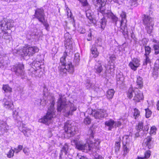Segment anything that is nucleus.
I'll use <instances>...</instances> for the list:
<instances>
[{"label":"nucleus","mask_w":159,"mask_h":159,"mask_svg":"<svg viewBox=\"0 0 159 159\" xmlns=\"http://www.w3.org/2000/svg\"><path fill=\"white\" fill-rule=\"evenodd\" d=\"M57 109L59 112L62 111L65 112L69 110L67 112V116L73 114V112L76 110V107L74 104L69 101H66V99L64 95L60 93L59 94V98L57 102Z\"/></svg>","instance_id":"f257e3e1"},{"label":"nucleus","mask_w":159,"mask_h":159,"mask_svg":"<svg viewBox=\"0 0 159 159\" xmlns=\"http://www.w3.org/2000/svg\"><path fill=\"white\" fill-rule=\"evenodd\" d=\"M89 133H90L89 137V140L87 141V146L86 144H84L82 143L77 142H75V144L76 147L80 150H83L89 149L91 150L93 148H99V146L100 143V141L97 139V140H93V134L92 130H89Z\"/></svg>","instance_id":"f03ea898"},{"label":"nucleus","mask_w":159,"mask_h":159,"mask_svg":"<svg viewBox=\"0 0 159 159\" xmlns=\"http://www.w3.org/2000/svg\"><path fill=\"white\" fill-rule=\"evenodd\" d=\"M67 56V52H65L63 56L60 58L58 70L60 73L62 75H66L67 72L70 74H73L74 71V66L70 62L66 63V58Z\"/></svg>","instance_id":"7ed1b4c3"},{"label":"nucleus","mask_w":159,"mask_h":159,"mask_svg":"<svg viewBox=\"0 0 159 159\" xmlns=\"http://www.w3.org/2000/svg\"><path fill=\"white\" fill-rule=\"evenodd\" d=\"M55 102L53 100L51 103L50 107L48 109L46 116L39 120L40 122L43 123L47 125H48L52 122V120L55 115L54 105Z\"/></svg>","instance_id":"20e7f679"},{"label":"nucleus","mask_w":159,"mask_h":159,"mask_svg":"<svg viewBox=\"0 0 159 159\" xmlns=\"http://www.w3.org/2000/svg\"><path fill=\"white\" fill-rule=\"evenodd\" d=\"M120 16L122 19L120 22V31L122 33L124 36L126 37L128 36L126 13L124 12H122L120 14Z\"/></svg>","instance_id":"39448f33"},{"label":"nucleus","mask_w":159,"mask_h":159,"mask_svg":"<svg viewBox=\"0 0 159 159\" xmlns=\"http://www.w3.org/2000/svg\"><path fill=\"white\" fill-rule=\"evenodd\" d=\"M143 25L146 26L145 29L148 33H151L154 25L152 19L148 16L144 15L143 19Z\"/></svg>","instance_id":"423d86ee"},{"label":"nucleus","mask_w":159,"mask_h":159,"mask_svg":"<svg viewBox=\"0 0 159 159\" xmlns=\"http://www.w3.org/2000/svg\"><path fill=\"white\" fill-rule=\"evenodd\" d=\"M39 51L38 48L36 46L24 47L22 50L21 55L23 56H31Z\"/></svg>","instance_id":"0eeeda50"},{"label":"nucleus","mask_w":159,"mask_h":159,"mask_svg":"<svg viewBox=\"0 0 159 159\" xmlns=\"http://www.w3.org/2000/svg\"><path fill=\"white\" fill-rule=\"evenodd\" d=\"M75 127L72 125L70 121H67L64 126L65 132L69 137L73 136L75 134Z\"/></svg>","instance_id":"6e6552de"},{"label":"nucleus","mask_w":159,"mask_h":159,"mask_svg":"<svg viewBox=\"0 0 159 159\" xmlns=\"http://www.w3.org/2000/svg\"><path fill=\"white\" fill-rule=\"evenodd\" d=\"M14 26V22L12 20L4 19L0 20V28L2 31L10 30Z\"/></svg>","instance_id":"1a4fd4ad"},{"label":"nucleus","mask_w":159,"mask_h":159,"mask_svg":"<svg viewBox=\"0 0 159 159\" xmlns=\"http://www.w3.org/2000/svg\"><path fill=\"white\" fill-rule=\"evenodd\" d=\"M11 70L16 75L22 77V76L24 75V66L23 64H19L13 66L11 68Z\"/></svg>","instance_id":"9d476101"},{"label":"nucleus","mask_w":159,"mask_h":159,"mask_svg":"<svg viewBox=\"0 0 159 159\" xmlns=\"http://www.w3.org/2000/svg\"><path fill=\"white\" fill-rule=\"evenodd\" d=\"M91 114L95 119H101L107 116V113L106 110L103 109L92 110Z\"/></svg>","instance_id":"9b49d317"},{"label":"nucleus","mask_w":159,"mask_h":159,"mask_svg":"<svg viewBox=\"0 0 159 159\" xmlns=\"http://www.w3.org/2000/svg\"><path fill=\"white\" fill-rule=\"evenodd\" d=\"M3 104L4 108L8 110H11L14 108L13 101L10 96L7 97L3 100Z\"/></svg>","instance_id":"f8f14e48"},{"label":"nucleus","mask_w":159,"mask_h":159,"mask_svg":"<svg viewBox=\"0 0 159 159\" xmlns=\"http://www.w3.org/2000/svg\"><path fill=\"white\" fill-rule=\"evenodd\" d=\"M35 18H37L40 22H43L45 20V14L44 10L42 8H37L35 11L34 14Z\"/></svg>","instance_id":"ddd939ff"},{"label":"nucleus","mask_w":159,"mask_h":159,"mask_svg":"<svg viewBox=\"0 0 159 159\" xmlns=\"http://www.w3.org/2000/svg\"><path fill=\"white\" fill-rule=\"evenodd\" d=\"M102 2L98 3L95 6L98 7V11H99L104 16H106L109 18H111L113 14L110 11H107V12H105V10L104 9V7L105 5V4L104 5H101Z\"/></svg>","instance_id":"4468645a"},{"label":"nucleus","mask_w":159,"mask_h":159,"mask_svg":"<svg viewBox=\"0 0 159 159\" xmlns=\"http://www.w3.org/2000/svg\"><path fill=\"white\" fill-rule=\"evenodd\" d=\"M128 136H127L123 137L122 143L123 146V150L124 153L123 155L125 156L129 151V145L127 139Z\"/></svg>","instance_id":"2eb2a0df"},{"label":"nucleus","mask_w":159,"mask_h":159,"mask_svg":"<svg viewBox=\"0 0 159 159\" xmlns=\"http://www.w3.org/2000/svg\"><path fill=\"white\" fill-rule=\"evenodd\" d=\"M140 61L136 58H134L129 64V66L133 70L135 71L140 65Z\"/></svg>","instance_id":"dca6fc26"},{"label":"nucleus","mask_w":159,"mask_h":159,"mask_svg":"<svg viewBox=\"0 0 159 159\" xmlns=\"http://www.w3.org/2000/svg\"><path fill=\"white\" fill-rule=\"evenodd\" d=\"M143 93L138 89H136L135 95L134 97L133 100L136 102H139L141 100L143 99Z\"/></svg>","instance_id":"f3484780"},{"label":"nucleus","mask_w":159,"mask_h":159,"mask_svg":"<svg viewBox=\"0 0 159 159\" xmlns=\"http://www.w3.org/2000/svg\"><path fill=\"white\" fill-rule=\"evenodd\" d=\"M19 129L26 136L28 137L31 135V129L25 127V125H22V126H20L19 127Z\"/></svg>","instance_id":"a211bd4d"},{"label":"nucleus","mask_w":159,"mask_h":159,"mask_svg":"<svg viewBox=\"0 0 159 159\" xmlns=\"http://www.w3.org/2000/svg\"><path fill=\"white\" fill-rule=\"evenodd\" d=\"M152 138L151 136H148L144 140L146 146L149 149L151 148L153 146V142L152 140Z\"/></svg>","instance_id":"6ab92c4d"},{"label":"nucleus","mask_w":159,"mask_h":159,"mask_svg":"<svg viewBox=\"0 0 159 159\" xmlns=\"http://www.w3.org/2000/svg\"><path fill=\"white\" fill-rule=\"evenodd\" d=\"M103 70L102 66L100 63L97 62L95 65L94 70L97 74H100Z\"/></svg>","instance_id":"aec40b11"},{"label":"nucleus","mask_w":159,"mask_h":159,"mask_svg":"<svg viewBox=\"0 0 159 159\" xmlns=\"http://www.w3.org/2000/svg\"><path fill=\"white\" fill-rule=\"evenodd\" d=\"M9 126L4 121H0V129L2 132H7Z\"/></svg>","instance_id":"412c9836"},{"label":"nucleus","mask_w":159,"mask_h":159,"mask_svg":"<svg viewBox=\"0 0 159 159\" xmlns=\"http://www.w3.org/2000/svg\"><path fill=\"white\" fill-rule=\"evenodd\" d=\"M115 121L111 119H110L106 121L105 123V125L109 127L108 130H111V129L114 127Z\"/></svg>","instance_id":"4be33fe9"},{"label":"nucleus","mask_w":159,"mask_h":159,"mask_svg":"<svg viewBox=\"0 0 159 159\" xmlns=\"http://www.w3.org/2000/svg\"><path fill=\"white\" fill-rule=\"evenodd\" d=\"M136 89H134L133 88H130L127 93V97L131 99L135 95Z\"/></svg>","instance_id":"5701e85b"},{"label":"nucleus","mask_w":159,"mask_h":159,"mask_svg":"<svg viewBox=\"0 0 159 159\" xmlns=\"http://www.w3.org/2000/svg\"><path fill=\"white\" fill-rule=\"evenodd\" d=\"M107 20L104 18H103L101 19L100 23V26L102 30H104L106 25Z\"/></svg>","instance_id":"b1692460"},{"label":"nucleus","mask_w":159,"mask_h":159,"mask_svg":"<svg viewBox=\"0 0 159 159\" xmlns=\"http://www.w3.org/2000/svg\"><path fill=\"white\" fill-rule=\"evenodd\" d=\"M68 145L67 143H66L62 147L61 151L62 152H64V153H65V155H67V154L68 152Z\"/></svg>","instance_id":"393cba45"},{"label":"nucleus","mask_w":159,"mask_h":159,"mask_svg":"<svg viewBox=\"0 0 159 159\" xmlns=\"http://www.w3.org/2000/svg\"><path fill=\"white\" fill-rule=\"evenodd\" d=\"M115 91L113 89H109L107 92V97L108 99H111L114 95Z\"/></svg>","instance_id":"a878e982"},{"label":"nucleus","mask_w":159,"mask_h":159,"mask_svg":"<svg viewBox=\"0 0 159 159\" xmlns=\"http://www.w3.org/2000/svg\"><path fill=\"white\" fill-rule=\"evenodd\" d=\"M136 83L138 88H141L143 86V79L140 76H137Z\"/></svg>","instance_id":"bb28decb"},{"label":"nucleus","mask_w":159,"mask_h":159,"mask_svg":"<svg viewBox=\"0 0 159 159\" xmlns=\"http://www.w3.org/2000/svg\"><path fill=\"white\" fill-rule=\"evenodd\" d=\"M116 59V57L114 55H112L110 57V61L108 62V65L109 64L110 65V67L109 69H111V66H113V65L114 64V61Z\"/></svg>","instance_id":"cd10ccee"},{"label":"nucleus","mask_w":159,"mask_h":159,"mask_svg":"<svg viewBox=\"0 0 159 159\" xmlns=\"http://www.w3.org/2000/svg\"><path fill=\"white\" fill-rule=\"evenodd\" d=\"M80 61V55L79 53H76L75 55L74 62L76 65H78Z\"/></svg>","instance_id":"c85d7f7f"},{"label":"nucleus","mask_w":159,"mask_h":159,"mask_svg":"<svg viewBox=\"0 0 159 159\" xmlns=\"http://www.w3.org/2000/svg\"><path fill=\"white\" fill-rule=\"evenodd\" d=\"M72 40H70L69 41H66L65 43V45L66 49H72Z\"/></svg>","instance_id":"c756f323"},{"label":"nucleus","mask_w":159,"mask_h":159,"mask_svg":"<svg viewBox=\"0 0 159 159\" xmlns=\"http://www.w3.org/2000/svg\"><path fill=\"white\" fill-rule=\"evenodd\" d=\"M91 50L92 54L94 55V57H96L98 56L99 52H98L96 48L93 47L91 49Z\"/></svg>","instance_id":"7c9ffc66"},{"label":"nucleus","mask_w":159,"mask_h":159,"mask_svg":"<svg viewBox=\"0 0 159 159\" xmlns=\"http://www.w3.org/2000/svg\"><path fill=\"white\" fill-rule=\"evenodd\" d=\"M145 56V58L143 62V66H146L148 63H150L151 62V61L149 58V56L148 55H144Z\"/></svg>","instance_id":"2f4dec72"},{"label":"nucleus","mask_w":159,"mask_h":159,"mask_svg":"<svg viewBox=\"0 0 159 159\" xmlns=\"http://www.w3.org/2000/svg\"><path fill=\"white\" fill-rule=\"evenodd\" d=\"M93 2L94 5H96L102 2L101 5H104L106 3V0H92Z\"/></svg>","instance_id":"473e14b6"},{"label":"nucleus","mask_w":159,"mask_h":159,"mask_svg":"<svg viewBox=\"0 0 159 159\" xmlns=\"http://www.w3.org/2000/svg\"><path fill=\"white\" fill-rule=\"evenodd\" d=\"M124 78L122 75H120V77H119L117 75V84H121L123 83L124 81Z\"/></svg>","instance_id":"72a5a7b5"},{"label":"nucleus","mask_w":159,"mask_h":159,"mask_svg":"<svg viewBox=\"0 0 159 159\" xmlns=\"http://www.w3.org/2000/svg\"><path fill=\"white\" fill-rule=\"evenodd\" d=\"M151 155V152L147 151L145 153L144 157H138V159H147Z\"/></svg>","instance_id":"f704fd0d"},{"label":"nucleus","mask_w":159,"mask_h":159,"mask_svg":"<svg viewBox=\"0 0 159 159\" xmlns=\"http://www.w3.org/2000/svg\"><path fill=\"white\" fill-rule=\"evenodd\" d=\"M2 89L6 92H12V89L8 85H4Z\"/></svg>","instance_id":"c9c22d12"},{"label":"nucleus","mask_w":159,"mask_h":159,"mask_svg":"<svg viewBox=\"0 0 159 159\" xmlns=\"http://www.w3.org/2000/svg\"><path fill=\"white\" fill-rule=\"evenodd\" d=\"M30 72L29 73L30 75H31L32 77H35L37 76H39L37 75V70L34 69H31L30 70Z\"/></svg>","instance_id":"e433bc0d"},{"label":"nucleus","mask_w":159,"mask_h":159,"mask_svg":"<svg viewBox=\"0 0 159 159\" xmlns=\"http://www.w3.org/2000/svg\"><path fill=\"white\" fill-rule=\"evenodd\" d=\"M140 111L136 108L134 109V116L135 117V119H136L140 116Z\"/></svg>","instance_id":"4c0bfd02"},{"label":"nucleus","mask_w":159,"mask_h":159,"mask_svg":"<svg viewBox=\"0 0 159 159\" xmlns=\"http://www.w3.org/2000/svg\"><path fill=\"white\" fill-rule=\"evenodd\" d=\"M120 140L119 141H116V142L115 148V151L117 152L119 151L120 148Z\"/></svg>","instance_id":"58836bf2"},{"label":"nucleus","mask_w":159,"mask_h":159,"mask_svg":"<svg viewBox=\"0 0 159 159\" xmlns=\"http://www.w3.org/2000/svg\"><path fill=\"white\" fill-rule=\"evenodd\" d=\"M144 48L145 52L144 55L149 56V54L151 52V48L148 46H145Z\"/></svg>","instance_id":"ea45409f"},{"label":"nucleus","mask_w":159,"mask_h":159,"mask_svg":"<svg viewBox=\"0 0 159 159\" xmlns=\"http://www.w3.org/2000/svg\"><path fill=\"white\" fill-rule=\"evenodd\" d=\"M64 37L66 41H69L70 40H72L71 36L69 33H66L65 34Z\"/></svg>","instance_id":"a19ab883"},{"label":"nucleus","mask_w":159,"mask_h":159,"mask_svg":"<svg viewBox=\"0 0 159 159\" xmlns=\"http://www.w3.org/2000/svg\"><path fill=\"white\" fill-rule=\"evenodd\" d=\"M146 111L145 116L147 118H149L152 114V112L148 108L145 109Z\"/></svg>","instance_id":"79ce46f5"},{"label":"nucleus","mask_w":159,"mask_h":159,"mask_svg":"<svg viewBox=\"0 0 159 159\" xmlns=\"http://www.w3.org/2000/svg\"><path fill=\"white\" fill-rule=\"evenodd\" d=\"M143 128V123L139 122L138 125L136 127V129L137 131H140L142 130Z\"/></svg>","instance_id":"37998d69"},{"label":"nucleus","mask_w":159,"mask_h":159,"mask_svg":"<svg viewBox=\"0 0 159 159\" xmlns=\"http://www.w3.org/2000/svg\"><path fill=\"white\" fill-rule=\"evenodd\" d=\"M156 128L155 126L151 127L150 134H155L156 133Z\"/></svg>","instance_id":"c03bdc74"},{"label":"nucleus","mask_w":159,"mask_h":159,"mask_svg":"<svg viewBox=\"0 0 159 159\" xmlns=\"http://www.w3.org/2000/svg\"><path fill=\"white\" fill-rule=\"evenodd\" d=\"M154 49L155 50V53L157 54L159 53V45L155 44L153 46Z\"/></svg>","instance_id":"a18cd8bd"},{"label":"nucleus","mask_w":159,"mask_h":159,"mask_svg":"<svg viewBox=\"0 0 159 159\" xmlns=\"http://www.w3.org/2000/svg\"><path fill=\"white\" fill-rule=\"evenodd\" d=\"M84 122L86 125H89L91 122V119L89 116H87L84 119Z\"/></svg>","instance_id":"49530a36"},{"label":"nucleus","mask_w":159,"mask_h":159,"mask_svg":"<svg viewBox=\"0 0 159 159\" xmlns=\"http://www.w3.org/2000/svg\"><path fill=\"white\" fill-rule=\"evenodd\" d=\"M14 151L12 149H11L7 154V156L9 158L12 157L14 155Z\"/></svg>","instance_id":"de8ad7c7"},{"label":"nucleus","mask_w":159,"mask_h":159,"mask_svg":"<svg viewBox=\"0 0 159 159\" xmlns=\"http://www.w3.org/2000/svg\"><path fill=\"white\" fill-rule=\"evenodd\" d=\"M10 37V35L7 32L4 33L2 36V38L5 39H9Z\"/></svg>","instance_id":"09e8293b"},{"label":"nucleus","mask_w":159,"mask_h":159,"mask_svg":"<svg viewBox=\"0 0 159 159\" xmlns=\"http://www.w3.org/2000/svg\"><path fill=\"white\" fill-rule=\"evenodd\" d=\"M92 14L90 13V11L88 10L86 11V16L88 18L91 20L92 18Z\"/></svg>","instance_id":"8fccbe9b"},{"label":"nucleus","mask_w":159,"mask_h":159,"mask_svg":"<svg viewBox=\"0 0 159 159\" xmlns=\"http://www.w3.org/2000/svg\"><path fill=\"white\" fill-rule=\"evenodd\" d=\"M109 2H111L113 1L114 2L118 4L119 5H121L122 3V2L121 0H108Z\"/></svg>","instance_id":"3c124183"},{"label":"nucleus","mask_w":159,"mask_h":159,"mask_svg":"<svg viewBox=\"0 0 159 159\" xmlns=\"http://www.w3.org/2000/svg\"><path fill=\"white\" fill-rule=\"evenodd\" d=\"M122 125V123L120 121H115L114 124V126L115 127H119L120 126Z\"/></svg>","instance_id":"603ef678"},{"label":"nucleus","mask_w":159,"mask_h":159,"mask_svg":"<svg viewBox=\"0 0 159 159\" xmlns=\"http://www.w3.org/2000/svg\"><path fill=\"white\" fill-rule=\"evenodd\" d=\"M67 155H65V153L64 152H62L60 151L59 154V159H62L64 157H66Z\"/></svg>","instance_id":"864d4df0"},{"label":"nucleus","mask_w":159,"mask_h":159,"mask_svg":"<svg viewBox=\"0 0 159 159\" xmlns=\"http://www.w3.org/2000/svg\"><path fill=\"white\" fill-rule=\"evenodd\" d=\"M111 19L115 23V24H116V22L118 20L117 17L116 16L113 15Z\"/></svg>","instance_id":"5fc2aeb1"},{"label":"nucleus","mask_w":159,"mask_h":159,"mask_svg":"<svg viewBox=\"0 0 159 159\" xmlns=\"http://www.w3.org/2000/svg\"><path fill=\"white\" fill-rule=\"evenodd\" d=\"M43 24L44 26L45 27V28L46 30H47L48 27H49L48 24L45 21V20H43V22H41Z\"/></svg>","instance_id":"6e6d98bb"},{"label":"nucleus","mask_w":159,"mask_h":159,"mask_svg":"<svg viewBox=\"0 0 159 159\" xmlns=\"http://www.w3.org/2000/svg\"><path fill=\"white\" fill-rule=\"evenodd\" d=\"M92 34L91 32H90L88 34V37H87V40L88 41H91L92 40Z\"/></svg>","instance_id":"4d7b16f0"},{"label":"nucleus","mask_w":159,"mask_h":159,"mask_svg":"<svg viewBox=\"0 0 159 159\" xmlns=\"http://www.w3.org/2000/svg\"><path fill=\"white\" fill-rule=\"evenodd\" d=\"M18 113L16 110H14L13 111V117L15 118H16L17 116H18Z\"/></svg>","instance_id":"13d9d810"},{"label":"nucleus","mask_w":159,"mask_h":159,"mask_svg":"<svg viewBox=\"0 0 159 159\" xmlns=\"http://www.w3.org/2000/svg\"><path fill=\"white\" fill-rule=\"evenodd\" d=\"M23 151L25 154L26 155H29V152L28 149L26 148H24L23 150Z\"/></svg>","instance_id":"bf43d9fd"},{"label":"nucleus","mask_w":159,"mask_h":159,"mask_svg":"<svg viewBox=\"0 0 159 159\" xmlns=\"http://www.w3.org/2000/svg\"><path fill=\"white\" fill-rule=\"evenodd\" d=\"M93 85L90 83H88L86 85V87L88 89L89 88H93Z\"/></svg>","instance_id":"052dcab7"},{"label":"nucleus","mask_w":159,"mask_h":159,"mask_svg":"<svg viewBox=\"0 0 159 159\" xmlns=\"http://www.w3.org/2000/svg\"><path fill=\"white\" fill-rule=\"evenodd\" d=\"M42 100L41 99H38L35 100V103H37L38 105L40 104Z\"/></svg>","instance_id":"680f3d73"},{"label":"nucleus","mask_w":159,"mask_h":159,"mask_svg":"<svg viewBox=\"0 0 159 159\" xmlns=\"http://www.w3.org/2000/svg\"><path fill=\"white\" fill-rule=\"evenodd\" d=\"M3 61L2 59L1 56L0 55V66L3 65Z\"/></svg>","instance_id":"e2e57ef3"},{"label":"nucleus","mask_w":159,"mask_h":159,"mask_svg":"<svg viewBox=\"0 0 159 159\" xmlns=\"http://www.w3.org/2000/svg\"><path fill=\"white\" fill-rule=\"evenodd\" d=\"M94 159H103V158L102 156L98 155V156L95 157Z\"/></svg>","instance_id":"0e129e2a"},{"label":"nucleus","mask_w":159,"mask_h":159,"mask_svg":"<svg viewBox=\"0 0 159 159\" xmlns=\"http://www.w3.org/2000/svg\"><path fill=\"white\" fill-rule=\"evenodd\" d=\"M18 0H6V2H8V3L10 2H16L18 1Z\"/></svg>","instance_id":"69168bd1"},{"label":"nucleus","mask_w":159,"mask_h":159,"mask_svg":"<svg viewBox=\"0 0 159 159\" xmlns=\"http://www.w3.org/2000/svg\"><path fill=\"white\" fill-rule=\"evenodd\" d=\"M23 148V146L22 145H19L18 146L17 148H18L20 151L22 150Z\"/></svg>","instance_id":"338daca9"},{"label":"nucleus","mask_w":159,"mask_h":159,"mask_svg":"<svg viewBox=\"0 0 159 159\" xmlns=\"http://www.w3.org/2000/svg\"><path fill=\"white\" fill-rule=\"evenodd\" d=\"M157 110H159V100L157 102Z\"/></svg>","instance_id":"774afa93"}]
</instances>
